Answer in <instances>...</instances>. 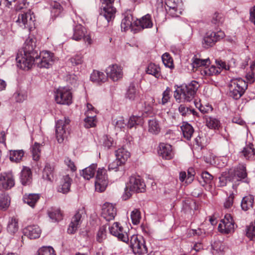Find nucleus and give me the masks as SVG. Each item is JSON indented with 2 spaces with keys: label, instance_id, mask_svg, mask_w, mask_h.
I'll list each match as a JSON object with an SVG mask.
<instances>
[{
  "label": "nucleus",
  "instance_id": "nucleus-20",
  "mask_svg": "<svg viewBox=\"0 0 255 255\" xmlns=\"http://www.w3.org/2000/svg\"><path fill=\"white\" fill-rule=\"evenodd\" d=\"M158 154L165 159H172L174 156V152L170 144L160 143L158 150Z\"/></svg>",
  "mask_w": 255,
  "mask_h": 255
},
{
  "label": "nucleus",
  "instance_id": "nucleus-15",
  "mask_svg": "<svg viewBox=\"0 0 255 255\" xmlns=\"http://www.w3.org/2000/svg\"><path fill=\"white\" fill-rule=\"evenodd\" d=\"M85 213V212L83 208L76 211V213L71 219V223L68 229V232L69 234H72L76 232L82 222V218Z\"/></svg>",
  "mask_w": 255,
  "mask_h": 255
},
{
  "label": "nucleus",
  "instance_id": "nucleus-25",
  "mask_svg": "<svg viewBox=\"0 0 255 255\" xmlns=\"http://www.w3.org/2000/svg\"><path fill=\"white\" fill-rule=\"evenodd\" d=\"M241 155L243 156L246 159L254 158L255 155V147L252 143H249L243 148L241 152Z\"/></svg>",
  "mask_w": 255,
  "mask_h": 255
},
{
  "label": "nucleus",
  "instance_id": "nucleus-36",
  "mask_svg": "<svg viewBox=\"0 0 255 255\" xmlns=\"http://www.w3.org/2000/svg\"><path fill=\"white\" fill-rule=\"evenodd\" d=\"M160 67L154 63L149 64L146 68V72L148 74L154 76L156 78H159L160 76Z\"/></svg>",
  "mask_w": 255,
  "mask_h": 255
},
{
  "label": "nucleus",
  "instance_id": "nucleus-23",
  "mask_svg": "<svg viewBox=\"0 0 255 255\" xmlns=\"http://www.w3.org/2000/svg\"><path fill=\"white\" fill-rule=\"evenodd\" d=\"M72 181L69 175L63 176L61 185L58 188V191L63 194L67 193L70 191Z\"/></svg>",
  "mask_w": 255,
  "mask_h": 255
},
{
  "label": "nucleus",
  "instance_id": "nucleus-57",
  "mask_svg": "<svg viewBox=\"0 0 255 255\" xmlns=\"http://www.w3.org/2000/svg\"><path fill=\"white\" fill-rule=\"evenodd\" d=\"M102 140L103 146L107 149H109L113 145L114 140L113 138L109 137L107 135H104Z\"/></svg>",
  "mask_w": 255,
  "mask_h": 255
},
{
  "label": "nucleus",
  "instance_id": "nucleus-31",
  "mask_svg": "<svg viewBox=\"0 0 255 255\" xmlns=\"http://www.w3.org/2000/svg\"><path fill=\"white\" fill-rule=\"evenodd\" d=\"M85 28L81 25L78 24L74 26L72 39L78 41L84 37L85 34Z\"/></svg>",
  "mask_w": 255,
  "mask_h": 255
},
{
  "label": "nucleus",
  "instance_id": "nucleus-35",
  "mask_svg": "<svg viewBox=\"0 0 255 255\" xmlns=\"http://www.w3.org/2000/svg\"><path fill=\"white\" fill-rule=\"evenodd\" d=\"M24 151L23 150H10L9 159L12 162H20L24 156Z\"/></svg>",
  "mask_w": 255,
  "mask_h": 255
},
{
  "label": "nucleus",
  "instance_id": "nucleus-27",
  "mask_svg": "<svg viewBox=\"0 0 255 255\" xmlns=\"http://www.w3.org/2000/svg\"><path fill=\"white\" fill-rule=\"evenodd\" d=\"M135 24L139 26L142 29L151 28L152 27L153 23L151 20V16L149 14L142 17L141 18L135 22Z\"/></svg>",
  "mask_w": 255,
  "mask_h": 255
},
{
  "label": "nucleus",
  "instance_id": "nucleus-51",
  "mask_svg": "<svg viewBox=\"0 0 255 255\" xmlns=\"http://www.w3.org/2000/svg\"><path fill=\"white\" fill-rule=\"evenodd\" d=\"M10 205V199L8 195L5 194L0 195V208L6 210Z\"/></svg>",
  "mask_w": 255,
  "mask_h": 255
},
{
  "label": "nucleus",
  "instance_id": "nucleus-33",
  "mask_svg": "<svg viewBox=\"0 0 255 255\" xmlns=\"http://www.w3.org/2000/svg\"><path fill=\"white\" fill-rule=\"evenodd\" d=\"M254 202V197L252 195H248L244 197L241 202V207L244 211H247L253 208Z\"/></svg>",
  "mask_w": 255,
  "mask_h": 255
},
{
  "label": "nucleus",
  "instance_id": "nucleus-47",
  "mask_svg": "<svg viewBox=\"0 0 255 255\" xmlns=\"http://www.w3.org/2000/svg\"><path fill=\"white\" fill-rule=\"evenodd\" d=\"M210 64L209 58L201 59L194 57L192 59V65L193 68H197L202 66H206Z\"/></svg>",
  "mask_w": 255,
  "mask_h": 255
},
{
  "label": "nucleus",
  "instance_id": "nucleus-22",
  "mask_svg": "<svg viewBox=\"0 0 255 255\" xmlns=\"http://www.w3.org/2000/svg\"><path fill=\"white\" fill-rule=\"evenodd\" d=\"M23 234L30 239H35L40 237L41 230L37 225L28 226L24 229Z\"/></svg>",
  "mask_w": 255,
  "mask_h": 255
},
{
  "label": "nucleus",
  "instance_id": "nucleus-59",
  "mask_svg": "<svg viewBox=\"0 0 255 255\" xmlns=\"http://www.w3.org/2000/svg\"><path fill=\"white\" fill-rule=\"evenodd\" d=\"M195 174V172L193 168H189L188 169L187 175V177L185 181L186 183L190 184L193 181Z\"/></svg>",
  "mask_w": 255,
  "mask_h": 255
},
{
  "label": "nucleus",
  "instance_id": "nucleus-63",
  "mask_svg": "<svg viewBox=\"0 0 255 255\" xmlns=\"http://www.w3.org/2000/svg\"><path fill=\"white\" fill-rule=\"evenodd\" d=\"M234 201V195L232 193L226 199L224 203V207L225 208H230L233 205Z\"/></svg>",
  "mask_w": 255,
  "mask_h": 255
},
{
  "label": "nucleus",
  "instance_id": "nucleus-42",
  "mask_svg": "<svg viewBox=\"0 0 255 255\" xmlns=\"http://www.w3.org/2000/svg\"><path fill=\"white\" fill-rule=\"evenodd\" d=\"M232 177V176H230L229 171L223 172L221 176L219 177L220 186L223 187L226 186L228 181L233 182Z\"/></svg>",
  "mask_w": 255,
  "mask_h": 255
},
{
  "label": "nucleus",
  "instance_id": "nucleus-38",
  "mask_svg": "<svg viewBox=\"0 0 255 255\" xmlns=\"http://www.w3.org/2000/svg\"><path fill=\"white\" fill-rule=\"evenodd\" d=\"M126 97L130 101L137 100L139 97V93L133 84H130L128 89Z\"/></svg>",
  "mask_w": 255,
  "mask_h": 255
},
{
  "label": "nucleus",
  "instance_id": "nucleus-56",
  "mask_svg": "<svg viewBox=\"0 0 255 255\" xmlns=\"http://www.w3.org/2000/svg\"><path fill=\"white\" fill-rule=\"evenodd\" d=\"M106 229L107 227L106 226H103L100 228L97 235V240L99 242H102L105 238L106 236Z\"/></svg>",
  "mask_w": 255,
  "mask_h": 255
},
{
  "label": "nucleus",
  "instance_id": "nucleus-21",
  "mask_svg": "<svg viewBox=\"0 0 255 255\" xmlns=\"http://www.w3.org/2000/svg\"><path fill=\"white\" fill-rule=\"evenodd\" d=\"M217 66L212 65L209 67H205L202 70V73H204L206 75H213L219 74L222 69L225 68L226 64L225 62L220 61H216Z\"/></svg>",
  "mask_w": 255,
  "mask_h": 255
},
{
  "label": "nucleus",
  "instance_id": "nucleus-10",
  "mask_svg": "<svg viewBox=\"0 0 255 255\" xmlns=\"http://www.w3.org/2000/svg\"><path fill=\"white\" fill-rule=\"evenodd\" d=\"M69 123L70 120L66 118L64 120H58L56 123V137L60 143H62L64 138L67 136L68 132L66 130L68 129L67 127Z\"/></svg>",
  "mask_w": 255,
  "mask_h": 255
},
{
  "label": "nucleus",
  "instance_id": "nucleus-32",
  "mask_svg": "<svg viewBox=\"0 0 255 255\" xmlns=\"http://www.w3.org/2000/svg\"><path fill=\"white\" fill-rule=\"evenodd\" d=\"M183 136L187 140H190L194 132L192 126L187 122H183L181 126Z\"/></svg>",
  "mask_w": 255,
  "mask_h": 255
},
{
  "label": "nucleus",
  "instance_id": "nucleus-40",
  "mask_svg": "<svg viewBox=\"0 0 255 255\" xmlns=\"http://www.w3.org/2000/svg\"><path fill=\"white\" fill-rule=\"evenodd\" d=\"M86 116L87 117L84 120L85 128H89L94 127L96 123V115H95V113L94 114H90V113H87Z\"/></svg>",
  "mask_w": 255,
  "mask_h": 255
},
{
  "label": "nucleus",
  "instance_id": "nucleus-50",
  "mask_svg": "<svg viewBox=\"0 0 255 255\" xmlns=\"http://www.w3.org/2000/svg\"><path fill=\"white\" fill-rule=\"evenodd\" d=\"M41 145L37 142H35L31 148V152L33 160L37 161L40 158Z\"/></svg>",
  "mask_w": 255,
  "mask_h": 255
},
{
  "label": "nucleus",
  "instance_id": "nucleus-29",
  "mask_svg": "<svg viewBox=\"0 0 255 255\" xmlns=\"http://www.w3.org/2000/svg\"><path fill=\"white\" fill-rule=\"evenodd\" d=\"M148 131L153 134H158L160 131V126L159 122L155 118L148 120Z\"/></svg>",
  "mask_w": 255,
  "mask_h": 255
},
{
  "label": "nucleus",
  "instance_id": "nucleus-18",
  "mask_svg": "<svg viewBox=\"0 0 255 255\" xmlns=\"http://www.w3.org/2000/svg\"><path fill=\"white\" fill-rule=\"evenodd\" d=\"M117 214V210L111 203H106L102 207V216L107 221L114 219Z\"/></svg>",
  "mask_w": 255,
  "mask_h": 255
},
{
  "label": "nucleus",
  "instance_id": "nucleus-39",
  "mask_svg": "<svg viewBox=\"0 0 255 255\" xmlns=\"http://www.w3.org/2000/svg\"><path fill=\"white\" fill-rule=\"evenodd\" d=\"M178 111L180 114L184 117H188L191 114L194 116H197V112L193 109L186 107L185 105H180L178 108Z\"/></svg>",
  "mask_w": 255,
  "mask_h": 255
},
{
  "label": "nucleus",
  "instance_id": "nucleus-11",
  "mask_svg": "<svg viewBox=\"0 0 255 255\" xmlns=\"http://www.w3.org/2000/svg\"><path fill=\"white\" fill-rule=\"evenodd\" d=\"M230 176H232L233 181L234 183L242 181L249 183V179L247 178V173L246 167L244 165H240L235 169H230L229 170Z\"/></svg>",
  "mask_w": 255,
  "mask_h": 255
},
{
  "label": "nucleus",
  "instance_id": "nucleus-16",
  "mask_svg": "<svg viewBox=\"0 0 255 255\" xmlns=\"http://www.w3.org/2000/svg\"><path fill=\"white\" fill-rule=\"evenodd\" d=\"M110 233L113 236L117 237L120 241L128 243L129 239L127 233L123 231V228L120 226L118 222H115L111 227H109Z\"/></svg>",
  "mask_w": 255,
  "mask_h": 255
},
{
  "label": "nucleus",
  "instance_id": "nucleus-14",
  "mask_svg": "<svg viewBox=\"0 0 255 255\" xmlns=\"http://www.w3.org/2000/svg\"><path fill=\"white\" fill-rule=\"evenodd\" d=\"M35 21V16L31 10L19 14L16 22L21 27L27 28L32 26Z\"/></svg>",
  "mask_w": 255,
  "mask_h": 255
},
{
  "label": "nucleus",
  "instance_id": "nucleus-46",
  "mask_svg": "<svg viewBox=\"0 0 255 255\" xmlns=\"http://www.w3.org/2000/svg\"><path fill=\"white\" fill-rule=\"evenodd\" d=\"M225 20V17L221 13L215 12L213 15L211 22L215 25L220 26L222 25Z\"/></svg>",
  "mask_w": 255,
  "mask_h": 255
},
{
  "label": "nucleus",
  "instance_id": "nucleus-34",
  "mask_svg": "<svg viewBox=\"0 0 255 255\" xmlns=\"http://www.w3.org/2000/svg\"><path fill=\"white\" fill-rule=\"evenodd\" d=\"M97 167V164H92L82 170V175L85 179H90L94 177Z\"/></svg>",
  "mask_w": 255,
  "mask_h": 255
},
{
  "label": "nucleus",
  "instance_id": "nucleus-55",
  "mask_svg": "<svg viewBox=\"0 0 255 255\" xmlns=\"http://www.w3.org/2000/svg\"><path fill=\"white\" fill-rule=\"evenodd\" d=\"M27 93L25 91L19 90L14 94V97L17 102L21 103L27 99Z\"/></svg>",
  "mask_w": 255,
  "mask_h": 255
},
{
  "label": "nucleus",
  "instance_id": "nucleus-62",
  "mask_svg": "<svg viewBox=\"0 0 255 255\" xmlns=\"http://www.w3.org/2000/svg\"><path fill=\"white\" fill-rule=\"evenodd\" d=\"M64 163L72 171H75L76 170V167L74 162L69 157H66L65 158Z\"/></svg>",
  "mask_w": 255,
  "mask_h": 255
},
{
  "label": "nucleus",
  "instance_id": "nucleus-8",
  "mask_svg": "<svg viewBox=\"0 0 255 255\" xmlns=\"http://www.w3.org/2000/svg\"><path fill=\"white\" fill-rule=\"evenodd\" d=\"M225 36L224 32L220 30L217 32L208 31L204 36L203 41V46L205 48H208L213 46L216 42L223 38Z\"/></svg>",
  "mask_w": 255,
  "mask_h": 255
},
{
  "label": "nucleus",
  "instance_id": "nucleus-58",
  "mask_svg": "<svg viewBox=\"0 0 255 255\" xmlns=\"http://www.w3.org/2000/svg\"><path fill=\"white\" fill-rule=\"evenodd\" d=\"M246 235L250 238L253 239L255 236V226L252 223L247 227L246 229Z\"/></svg>",
  "mask_w": 255,
  "mask_h": 255
},
{
  "label": "nucleus",
  "instance_id": "nucleus-26",
  "mask_svg": "<svg viewBox=\"0 0 255 255\" xmlns=\"http://www.w3.org/2000/svg\"><path fill=\"white\" fill-rule=\"evenodd\" d=\"M91 80L96 83L101 84L105 82L107 79V76L103 72L97 70H94L91 74Z\"/></svg>",
  "mask_w": 255,
  "mask_h": 255
},
{
  "label": "nucleus",
  "instance_id": "nucleus-64",
  "mask_svg": "<svg viewBox=\"0 0 255 255\" xmlns=\"http://www.w3.org/2000/svg\"><path fill=\"white\" fill-rule=\"evenodd\" d=\"M205 234V232L204 230L198 228V229H192L189 231L188 235L189 236H195L197 235L198 236H202Z\"/></svg>",
  "mask_w": 255,
  "mask_h": 255
},
{
  "label": "nucleus",
  "instance_id": "nucleus-5",
  "mask_svg": "<svg viewBox=\"0 0 255 255\" xmlns=\"http://www.w3.org/2000/svg\"><path fill=\"white\" fill-rule=\"evenodd\" d=\"M115 0H101L102 4L105 5L101 8L98 20H102L104 19L106 20V24L108 25L109 22L112 20L115 16L116 9L113 6Z\"/></svg>",
  "mask_w": 255,
  "mask_h": 255
},
{
  "label": "nucleus",
  "instance_id": "nucleus-24",
  "mask_svg": "<svg viewBox=\"0 0 255 255\" xmlns=\"http://www.w3.org/2000/svg\"><path fill=\"white\" fill-rule=\"evenodd\" d=\"M55 165L54 163H46L43 171L42 177L45 180L51 181L54 178Z\"/></svg>",
  "mask_w": 255,
  "mask_h": 255
},
{
  "label": "nucleus",
  "instance_id": "nucleus-19",
  "mask_svg": "<svg viewBox=\"0 0 255 255\" xmlns=\"http://www.w3.org/2000/svg\"><path fill=\"white\" fill-rule=\"evenodd\" d=\"M14 185L13 176L10 173H3L0 175V189H9Z\"/></svg>",
  "mask_w": 255,
  "mask_h": 255
},
{
  "label": "nucleus",
  "instance_id": "nucleus-45",
  "mask_svg": "<svg viewBox=\"0 0 255 255\" xmlns=\"http://www.w3.org/2000/svg\"><path fill=\"white\" fill-rule=\"evenodd\" d=\"M18 229V221L16 219L12 218L9 221L7 225V230L8 232L10 234H14L17 231Z\"/></svg>",
  "mask_w": 255,
  "mask_h": 255
},
{
  "label": "nucleus",
  "instance_id": "nucleus-13",
  "mask_svg": "<svg viewBox=\"0 0 255 255\" xmlns=\"http://www.w3.org/2000/svg\"><path fill=\"white\" fill-rule=\"evenodd\" d=\"M220 232L229 234L233 232L235 229V223L233 219L230 214H226L225 218L221 221L218 226Z\"/></svg>",
  "mask_w": 255,
  "mask_h": 255
},
{
  "label": "nucleus",
  "instance_id": "nucleus-9",
  "mask_svg": "<svg viewBox=\"0 0 255 255\" xmlns=\"http://www.w3.org/2000/svg\"><path fill=\"white\" fill-rule=\"evenodd\" d=\"M108 184V175L106 170L104 167L99 168L97 172L95 180V189L96 191L102 192L105 190Z\"/></svg>",
  "mask_w": 255,
  "mask_h": 255
},
{
  "label": "nucleus",
  "instance_id": "nucleus-17",
  "mask_svg": "<svg viewBox=\"0 0 255 255\" xmlns=\"http://www.w3.org/2000/svg\"><path fill=\"white\" fill-rule=\"evenodd\" d=\"M107 77H109L113 81H117L122 78L123 76V69L120 66L113 64L106 69Z\"/></svg>",
  "mask_w": 255,
  "mask_h": 255
},
{
  "label": "nucleus",
  "instance_id": "nucleus-6",
  "mask_svg": "<svg viewBox=\"0 0 255 255\" xmlns=\"http://www.w3.org/2000/svg\"><path fill=\"white\" fill-rule=\"evenodd\" d=\"M127 243L134 254L144 255L147 253L145 242L142 236L134 235L130 237V242Z\"/></svg>",
  "mask_w": 255,
  "mask_h": 255
},
{
  "label": "nucleus",
  "instance_id": "nucleus-61",
  "mask_svg": "<svg viewBox=\"0 0 255 255\" xmlns=\"http://www.w3.org/2000/svg\"><path fill=\"white\" fill-rule=\"evenodd\" d=\"M123 164V163H121L120 161L116 158L115 160L109 165V170H115L117 171L118 167Z\"/></svg>",
  "mask_w": 255,
  "mask_h": 255
},
{
  "label": "nucleus",
  "instance_id": "nucleus-44",
  "mask_svg": "<svg viewBox=\"0 0 255 255\" xmlns=\"http://www.w3.org/2000/svg\"><path fill=\"white\" fill-rule=\"evenodd\" d=\"M213 177L207 171H204L201 174V179L199 180V183L202 186H205L206 184L211 183Z\"/></svg>",
  "mask_w": 255,
  "mask_h": 255
},
{
  "label": "nucleus",
  "instance_id": "nucleus-12",
  "mask_svg": "<svg viewBox=\"0 0 255 255\" xmlns=\"http://www.w3.org/2000/svg\"><path fill=\"white\" fill-rule=\"evenodd\" d=\"M166 10L172 17L179 16L182 12V2L181 0H166Z\"/></svg>",
  "mask_w": 255,
  "mask_h": 255
},
{
  "label": "nucleus",
  "instance_id": "nucleus-53",
  "mask_svg": "<svg viewBox=\"0 0 255 255\" xmlns=\"http://www.w3.org/2000/svg\"><path fill=\"white\" fill-rule=\"evenodd\" d=\"M132 223L134 225H137L139 223L141 219L140 212L136 209H134L130 215Z\"/></svg>",
  "mask_w": 255,
  "mask_h": 255
},
{
  "label": "nucleus",
  "instance_id": "nucleus-7",
  "mask_svg": "<svg viewBox=\"0 0 255 255\" xmlns=\"http://www.w3.org/2000/svg\"><path fill=\"white\" fill-rule=\"evenodd\" d=\"M55 99L57 104L69 105L72 102V95L69 88L60 87L57 89Z\"/></svg>",
  "mask_w": 255,
  "mask_h": 255
},
{
  "label": "nucleus",
  "instance_id": "nucleus-60",
  "mask_svg": "<svg viewBox=\"0 0 255 255\" xmlns=\"http://www.w3.org/2000/svg\"><path fill=\"white\" fill-rule=\"evenodd\" d=\"M72 64L78 65L83 62V56L81 54H76L70 59Z\"/></svg>",
  "mask_w": 255,
  "mask_h": 255
},
{
  "label": "nucleus",
  "instance_id": "nucleus-4",
  "mask_svg": "<svg viewBox=\"0 0 255 255\" xmlns=\"http://www.w3.org/2000/svg\"><path fill=\"white\" fill-rule=\"evenodd\" d=\"M230 96L234 99H240L248 88L245 81L241 78L232 79L229 85Z\"/></svg>",
  "mask_w": 255,
  "mask_h": 255
},
{
  "label": "nucleus",
  "instance_id": "nucleus-3",
  "mask_svg": "<svg viewBox=\"0 0 255 255\" xmlns=\"http://www.w3.org/2000/svg\"><path fill=\"white\" fill-rule=\"evenodd\" d=\"M145 184L143 179L138 175H132L129 177V182L127 183L125 190L126 200L129 198L132 193H143L145 191Z\"/></svg>",
  "mask_w": 255,
  "mask_h": 255
},
{
  "label": "nucleus",
  "instance_id": "nucleus-43",
  "mask_svg": "<svg viewBox=\"0 0 255 255\" xmlns=\"http://www.w3.org/2000/svg\"><path fill=\"white\" fill-rule=\"evenodd\" d=\"M143 123V119L140 116H131L130 117L128 123V127L131 128H132L139 125H141Z\"/></svg>",
  "mask_w": 255,
  "mask_h": 255
},
{
  "label": "nucleus",
  "instance_id": "nucleus-48",
  "mask_svg": "<svg viewBox=\"0 0 255 255\" xmlns=\"http://www.w3.org/2000/svg\"><path fill=\"white\" fill-rule=\"evenodd\" d=\"M48 216L53 222H57L62 219V214L60 210H54L48 212Z\"/></svg>",
  "mask_w": 255,
  "mask_h": 255
},
{
  "label": "nucleus",
  "instance_id": "nucleus-41",
  "mask_svg": "<svg viewBox=\"0 0 255 255\" xmlns=\"http://www.w3.org/2000/svg\"><path fill=\"white\" fill-rule=\"evenodd\" d=\"M132 16L131 14H127L122 19L121 22V28L124 31H126L132 25Z\"/></svg>",
  "mask_w": 255,
  "mask_h": 255
},
{
  "label": "nucleus",
  "instance_id": "nucleus-37",
  "mask_svg": "<svg viewBox=\"0 0 255 255\" xmlns=\"http://www.w3.org/2000/svg\"><path fill=\"white\" fill-rule=\"evenodd\" d=\"M129 156V152L123 147L119 148L116 151V158L120 161L121 163H123V164L125 163Z\"/></svg>",
  "mask_w": 255,
  "mask_h": 255
},
{
  "label": "nucleus",
  "instance_id": "nucleus-28",
  "mask_svg": "<svg viewBox=\"0 0 255 255\" xmlns=\"http://www.w3.org/2000/svg\"><path fill=\"white\" fill-rule=\"evenodd\" d=\"M20 180L23 185H29L32 181V173L29 168L24 167L21 172Z\"/></svg>",
  "mask_w": 255,
  "mask_h": 255
},
{
  "label": "nucleus",
  "instance_id": "nucleus-1",
  "mask_svg": "<svg viewBox=\"0 0 255 255\" xmlns=\"http://www.w3.org/2000/svg\"><path fill=\"white\" fill-rule=\"evenodd\" d=\"M36 49V40L33 38H27L23 47V55L22 51L18 52L16 57L17 67L28 70L35 63L40 68H48L53 63V54L47 51L38 53Z\"/></svg>",
  "mask_w": 255,
  "mask_h": 255
},
{
  "label": "nucleus",
  "instance_id": "nucleus-30",
  "mask_svg": "<svg viewBox=\"0 0 255 255\" xmlns=\"http://www.w3.org/2000/svg\"><path fill=\"white\" fill-rule=\"evenodd\" d=\"M39 195L38 194H25L23 197V202L29 206L33 208L35 204L39 199Z\"/></svg>",
  "mask_w": 255,
  "mask_h": 255
},
{
  "label": "nucleus",
  "instance_id": "nucleus-52",
  "mask_svg": "<svg viewBox=\"0 0 255 255\" xmlns=\"http://www.w3.org/2000/svg\"><path fill=\"white\" fill-rule=\"evenodd\" d=\"M37 255H56V254L52 247H43L38 250Z\"/></svg>",
  "mask_w": 255,
  "mask_h": 255
},
{
  "label": "nucleus",
  "instance_id": "nucleus-2",
  "mask_svg": "<svg viewBox=\"0 0 255 255\" xmlns=\"http://www.w3.org/2000/svg\"><path fill=\"white\" fill-rule=\"evenodd\" d=\"M199 87V83L192 81L190 83L181 85L179 89L174 91V97L176 101L183 99L186 102H190L194 98Z\"/></svg>",
  "mask_w": 255,
  "mask_h": 255
},
{
  "label": "nucleus",
  "instance_id": "nucleus-54",
  "mask_svg": "<svg viewBox=\"0 0 255 255\" xmlns=\"http://www.w3.org/2000/svg\"><path fill=\"white\" fill-rule=\"evenodd\" d=\"M162 60L164 65L168 68L173 67V60L169 54L165 53L162 56Z\"/></svg>",
  "mask_w": 255,
  "mask_h": 255
},
{
  "label": "nucleus",
  "instance_id": "nucleus-49",
  "mask_svg": "<svg viewBox=\"0 0 255 255\" xmlns=\"http://www.w3.org/2000/svg\"><path fill=\"white\" fill-rule=\"evenodd\" d=\"M220 122L216 118L211 117H207L206 119V125L210 128L216 129L219 127Z\"/></svg>",
  "mask_w": 255,
  "mask_h": 255
}]
</instances>
